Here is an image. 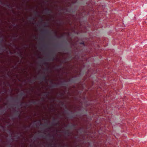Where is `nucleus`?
<instances>
[{"label":"nucleus","instance_id":"1","mask_svg":"<svg viewBox=\"0 0 147 147\" xmlns=\"http://www.w3.org/2000/svg\"><path fill=\"white\" fill-rule=\"evenodd\" d=\"M80 133V135H82V138L79 140V144H80L79 147H85L83 146L84 143L85 138L84 135L86 133V129L85 127L84 126H82L78 131Z\"/></svg>","mask_w":147,"mask_h":147},{"label":"nucleus","instance_id":"2","mask_svg":"<svg viewBox=\"0 0 147 147\" xmlns=\"http://www.w3.org/2000/svg\"><path fill=\"white\" fill-rule=\"evenodd\" d=\"M78 44L77 46L76 45L74 40V55H75V52L76 51L75 49H77V51L80 52H84L85 46V44L84 41L82 40L81 41H78ZM75 57H74V59Z\"/></svg>","mask_w":147,"mask_h":147},{"label":"nucleus","instance_id":"3","mask_svg":"<svg viewBox=\"0 0 147 147\" xmlns=\"http://www.w3.org/2000/svg\"><path fill=\"white\" fill-rule=\"evenodd\" d=\"M87 113L86 112L83 111L78 116V119L81 121L85 122L87 121L86 118L87 117Z\"/></svg>","mask_w":147,"mask_h":147},{"label":"nucleus","instance_id":"4","mask_svg":"<svg viewBox=\"0 0 147 147\" xmlns=\"http://www.w3.org/2000/svg\"><path fill=\"white\" fill-rule=\"evenodd\" d=\"M75 106H74V130H75V126H76V125H75Z\"/></svg>","mask_w":147,"mask_h":147},{"label":"nucleus","instance_id":"5","mask_svg":"<svg viewBox=\"0 0 147 147\" xmlns=\"http://www.w3.org/2000/svg\"><path fill=\"white\" fill-rule=\"evenodd\" d=\"M75 0H74V5H75ZM75 8H74V21H75ZM75 24H74V29H75ZM75 33V30H74V33Z\"/></svg>","mask_w":147,"mask_h":147},{"label":"nucleus","instance_id":"6","mask_svg":"<svg viewBox=\"0 0 147 147\" xmlns=\"http://www.w3.org/2000/svg\"><path fill=\"white\" fill-rule=\"evenodd\" d=\"M82 16V13H81L80 14L79 18H80Z\"/></svg>","mask_w":147,"mask_h":147},{"label":"nucleus","instance_id":"7","mask_svg":"<svg viewBox=\"0 0 147 147\" xmlns=\"http://www.w3.org/2000/svg\"><path fill=\"white\" fill-rule=\"evenodd\" d=\"M75 134H74V147H75V146H76L75 144Z\"/></svg>","mask_w":147,"mask_h":147},{"label":"nucleus","instance_id":"8","mask_svg":"<svg viewBox=\"0 0 147 147\" xmlns=\"http://www.w3.org/2000/svg\"><path fill=\"white\" fill-rule=\"evenodd\" d=\"M75 73V70H74V73ZM74 83H75V75L74 74Z\"/></svg>","mask_w":147,"mask_h":147},{"label":"nucleus","instance_id":"9","mask_svg":"<svg viewBox=\"0 0 147 147\" xmlns=\"http://www.w3.org/2000/svg\"><path fill=\"white\" fill-rule=\"evenodd\" d=\"M75 94V90H74V94ZM74 100L75 99V96H74Z\"/></svg>","mask_w":147,"mask_h":147},{"label":"nucleus","instance_id":"10","mask_svg":"<svg viewBox=\"0 0 147 147\" xmlns=\"http://www.w3.org/2000/svg\"><path fill=\"white\" fill-rule=\"evenodd\" d=\"M74 88H75V86H74Z\"/></svg>","mask_w":147,"mask_h":147}]
</instances>
